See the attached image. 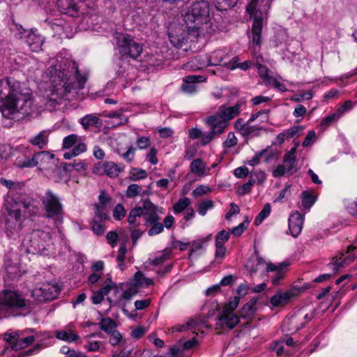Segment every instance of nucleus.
<instances>
[{"instance_id":"obj_1","label":"nucleus","mask_w":357,"mask_h":357,"mask_svg":"<svg viewBox=\"0 0 357 357\" xmlns=\"http://www.w3.org/2000/svg\"><path fill=\"white\" fill-rule=\"evenodd\" d=\"M0 107L2 116L8 119H17V114L29 116L33 111V99L30 89L13 77L0 80Z\"/></svg>"},{"instance_id":"obj_2","label":"nucleus","mask_w":357,"mask_h":357,"mask_svg":"<svg viewBox=\"0 0 357 357\" xmlns=\"http://www.w3.org/2000/svg\"><path fill=\"white\" fill-rule=\"evenodd\" d=\"M88 79L86 74H81L78 65L75 61L68 62V69H63L56 72V75L52 77L54 90L50 100L60 104L61 98H77L82 100L84 93L80 91L84 89Z\"/></svg>"},{"instance_id":"obj_3","label":"nucleus","mask_w":357,"mask_h":357,"mask_svg":"<svg viewBox=\"0 0 357 357\" xmlns=\"http://www.w3.org/2000/svg\"><path fill=\"white\" fill-rule=\"evenodd\" d=\"M243 105L242 102H238L232 107L221 105L215 114L206 118L204 121L210 131L204 136V144H208L222 134L227 128L229 121L240 113Z\"/></svg>"},{"instance_id":"obj_4","label":"nucleus","mask_w":357,"mask_h":357,"mask_svg":"<svg viewBox=\"0 0 357 357\" xmlns=\"http://www.w3.org/2000/svg\"><path fill=\"white\" fill-rule=\"evenodd\" d=\"M22 247L27 253L50 255L53 250L50 232L43 229H33L24 238Z\"/></svg>"},{"instance_id":"obj_5","label":"nucleus","mask_w":357,"mask_h":357,"mask_svg":"<svg viewBox=\"0 0 357 357\" xmlns=\"http://www.w3.org/2000/svg\"><path fill=\"white\" fill-rule=\"evenodd\" d=\"M30 310V301L17 291H0V313L4 316H18L22 312Z\"/></svg>"},{"instance_id":"obj_6","label":"nucleus","mask_w":357,"mask_h":357,"mask_svg":"<svg viewBox=\"0 0 357 357\" xmlns=\"http://www.w3.org/2000/svg\"><path fill=\"white\" fill-rule=\"evenodd\" d=\"M271 0H249L246 11L253 18L252 40L256 46L261 45V33L264 20L267 19L268 10Z\"/></svg>"},{"instance_id":"obj_7","label":"nucleus","mask_w":357,"mask_h":357,"mask_svg":"<svg viewBox=\"0 0 357 357\" xmlns=\"http://www.w3.org/2000/svg\"><path fill=\"white\" fill-rule=\"evenodd\" d=\"M209 3L206 0L193 2L183 15V20L189 31H198L208 21Z\"/></svg>"},{"instance_id":"obj_8","label":"nucleus","mask_w":357,"mask_h":357,"mask_svg":"<svg viewBox=\"0 0 357 357\" xmlns=\"http://www.w3.org/2000/svg\"><path fill=\"white\" fill-rule=\"evenodd\" d=\"M1 223L4 225V231L8 238H15L20 235L22 229L23 216L20 209L14 204L6 203L2 208Z\"/></svg>"},{"instance_id":"obj_9","label":"nucleus","mask_w":357,"mask_h":357,"mask_svg":"<svg viewBox=\"0 0 357 357\" xmlns=\"http://www.w3.org/2000/svg\"><path fill=\"white\" fill-rule=\"evenodd\" d=\"M46 216L54 220L56 223L63 220V209L61 199L52 190H47L41 199Z\"/></svg>"},{"instance_id":"obj_10","label":"nucleus","mask_w":357,"mask_h":357,"mask_svg":"<svg viewBox=\"0 0 357 357\" xmlns=\"http://www.w3.org/2000/svg\"><path fill=\"white\" fill-rule=\"evenodd\" d=\"M116 42L119 53L122 56H126L135 60L142 52V44L135 41L130 35L120 33L116 36Z\"/></svg>"},{"instance_id":"obj_11","label":"nucleus","mask_w":357,"mask_h":357,"mask_svg":"<svg viewBox=\"0 0 357 357\" xmlns=\"http://www.w3.org/2000/svg\"><path fill=\"white\" fill-rule=\"evenodd\" d=\"M32 329L18 331L8 334H5V340L9 344L12 349L17 351L31 344L35 340Z\"/></svg>"},{"instance_id":"obj_12","label":"nucleus","mask_w":357,"mask_h":357,"mask_svg":"<svg viewBox=\"0 0 357 357\" xmlns=\"http://www.w3.org/2000/svg\"><path fill=\"white\" fill-rule=\"evenodd\" d=\"M15 36L23 39L32 52H38L42 50L45 42L44 38L38 33L37 30L24 29L22 26L16 25Z\"/></svg>"},{"instance_id":"obj_13","label":"nucleus","mask_w":357,"mask_h":357,"mask_svg":"<svg viewBox=\"0 0 357 357\" xmlns=\"http://www.w3.org/2000/svg\"><path fill=\"white\" fill-rule=\"evenodd\" d=\"M142 206H139L142 210V215L145 219V225L149 226V224H153L156 221H160L161 218L160 215L165 213L164 208L159 207L150 201L149 198L142 200Z\"/></svg>"},{"instance_id":"obj_14","label":"nucleus","mask_w":357,"mask_h":357,"mask_svg":"<svg viewBox=\"0 0 357 357\" xmlns=\"http://www.w3.org/2000/svg\"><path fill=\"white\" fill-rule=\"evenodd\" d=\"M60 291L57 284L50 282L45 283L38 288L33 291V295L36 296L39 301H51L57 297Z\"/></svg>"},{"instance_id":"obj_15","label":"nucleus","mask_w":357,"mask_h":357,"mask_svg":"<svg viewBox=\"0 0 357 357\" xmlns=\"http://www.w3.org/2000/svg\"><path fill=\"white\" fill-rule=\"evenodd\" d=\"M239 322V317L234 312L223 308L218 314L215 324L217 329L234 328Z\"/></svg>"},{"instance_id":"obj_16","label":"nucleus","mask_w":357,"mask_h":357,"mask_svg":"<svg viewBox=\"0 0 357 357\" xmlns=\"http://www.w3.org/2000/svg\"><path fill=\"white\" fill-rule=\"evenodd\" d=\"M303 215L298 212L293 213L289 218V229L294 237H297L301 232Z\"/></svg>"},{"instance_id":"obj_17","label":"nucleus","mask_w":357,"mask_h":357,"mask_svg":"<svg viewBox=\"0 0 357 357\" xmlns=\"http://www.w3.org/2000/svg\"><path fill=\"white\" fill-rule=\"evenodd\" d=\"M206 78L201 75H188L183 78L181 89L183 92L192 94L196 91V84L202 82Z\"/></svg>"},{"instance_id":"obj_18","label":"nucleus","mask_w":357,"mask_h":357,"mask_svg":"<svg viewBox=\"0 0 357 357\" xmlns=\"http://www.w3.org/2000/svg\"><path fill=\"white\" fill-rule=\"evenodd\" d=\"M208 66V55H198L183 65V68L188 70H199Z\"/></svg>"},{"instance_id":"obj_19","label":"nucleus","mask_w":357,"mask_h":357,"mask_svg":"<svg viewBox=\"0 0 357 357\" xmlns=\"http://www.w3.org/2000/svg\"><path fill=\"white\" fill-rule=\"evenodd\" d=\"M355 248V247L349 245L346 253L347 256L342 254V257H340L339 259H336L334 262L328 264V266H333V270L335 273L337 272L340 268L344 267L345 265L354 260L355 257L353 255L351 254V252H353Z\"/></svg>"},{"instance_id":"obj_20","label":"nucleus","mask_w":357,"mask_h":357,"mask_svg":"<svg viewBox=\"0 0 357 357\" xmlns=\"http://www.w3.org/2000/svg\"><path fill=\"white\" fill-rule=\"evenodd\" d=\"M79 123L85 130L91 128H99L102 125V121L94 114H86L79 119Z\"/></svg>"},{"instance_id":"obj_21","label":"nucleus","mask_w":357,"mask_h":357,"mask_svg":"<svg viewBox=\"0 0 357 357\" xmlns=\"http://www.w3.org/2000/svg\"><path fill=\"white\" fill-rule=\"evenodd\" d=\"M274 155L275 152L268 146L261 151L257 152L251 160L246 162V164L254 167L259 163L262 158H264L266 162H268Z\"/></svg>"},{"instance_id":"obj_22","label":"nucleus","mask_w":357,"mask_h":357,"mask_svg":"<svg viewBox=\"0 0 357 357\" xmlns=\"http://www.w3.org/2000/svg\"><path fill=\"white\" fill-rule=\"evenodd\" d=\"M296 294L291 291L279 292L271 298V303L274 307H279L286 305Z\"/></svg>"},{"instance_id":"obj_23","label":"nucleus","mask_w":357,"mask_h":357,"mask_svg":"<svg viewBox=\"0 0 357 357\" xmlns=\"http://www.w3.org/2000/svg\"><path fill=\"white\" fill-rule=\"evenodd\" d=\"M31 216L36 215L39 211L38 202L31 197L21 199L18 202Z\"/></svg>"},{"instance_id":"obj_24","label":"nucleus","mask_w":357,"mask_h":357,"mask_svg":"<svg viewBox=\"0 0 357 357\" xmlns=\"http://www.w3.org/2000/svg\"><path fill=\"white\" fill-rule=\"evenodd\" d=\"M99 213H96V215L91 222V228L95 234L98 236L103 234L105 232V227L101 224L102 220H107L108 216L106 213L99 211Z\"/></svg>"},{"instance_id":"obj_25","label":"nucleus","mask_w":357,"mask_h":357,"mask_svg":"<svg viewBox=\"0 0 357 357\" xmlns=\"http://www.w3.org/2000/svg\"><path fill=\"white\" fill-rule=\"evenodd\" d=\"M36 166H39L40 169L45 168L53 158L54 154L48 151H40L33 155Z\"/></svg>"},{"instance_id":"obj_26","label":"nucleus","mask_w":357,"mask_h":357,"mask_svg":"<svg viewBox=\"0 0 357 357\" xmlns=\"http://www.w3.org/2000/svg\"><path fill=\"white\" fill-rule=\"evenodd\" d=\"M123 168L124 166L116 165L113 162H105L102 165L105 173L109 177H116Z\"/></svg>"},{"instance_id":"obj_27","label":"nucleus","mask_w":357,"mask_h":357,"mask_svg":"<svg viewBox=\"0 0 357 357\" xmlns=\"http://www.w3.org/2000/svg\"><path fill=\"white\" fill-rule=\"evenodd\" d=\"M256 299H251L241 308L240 316L242 318L251 319L255 312Z\"/></svg>"},{"instance_id":"obj_28","label":"nucleus","mask_w":357,"mask_h":357,"mask_svg":"<svg viewBox=\"0 0 357 357\" xmlns=\"http://www.w3.org/2000/svg\"><path fill=\"white\" fill-rule=\"evenodd\" d=\"M288 40V33L284 29H279L275 32L271 43L273 47H278L286 43Z\"/></svg>"},{"instance_id":"obj_29","label":"nucleus","mask_w":357,"mask_h":357,"mask_svg":"<svg viewBox=\"0 0 357 357\" xmlns=\"http://www.w3.org/2000/svg\"><path fill=\"white\" fill-rule=\"evenodd\" d=\"M30 142L40 149L44 148L48 142L47 131H40L36 136L30 139Z\"/></svg>"},{"instance_id":"obj_30","label":"nucleus","mask_w":357,"mask_h":357,"mask_svg":"<svg viewBox=\"0 0 357 357\" xmlns=\"http://www.w3.org/2000/svg\"><path fill=\"white\" fill-rule=\"evenodd\" d=\"M56 337L70 343L74 342L79 338V335L74 333L70 329L57 331Z\"/></svg>"},{"instance_id":"obj_31","label":"nucleus","mask_w":357,"mask_h":357,"mask_svg":"<svg viewBox=\"0 0 357 357\" xmlns=\"http://www.w3.org/2000/svg\"><path fill=\"white\" fill-rule=\"evenodd\" d=\"M225 56L224 52L220 50L214 51L210 55H208V66L221 65Z\"/></svg>"},{"instance_id":"obj_32","label":"nucleus","mask_w":357,"mask_h":357,"mask_svg":"<svg viewBox=\"0 0 357 357\" xmlns=\"http://www.w3.org/2000/svg\"><path fill=\"white\" fill-rule=\"evenodd\" d=\"M296 150V147L291 148V150L286 153L283 157V165L287 166L291 171L294 169L297 161L295 156Z\"/></svg>"},{"instance_id":"obj_33","label":"nucleus","mask_w":357,"mask_h":357,"mask_svg":"<svg viewBox=\"0 0 357 357\" xmlns=\"http://www.w3.org/2000/svg\"><path fill=\"white\" fill-rule=\"evenodd\" d=\"M99 203L95 205L96 213H99V211L105 213V208L110 202L111 198L107 195L105 191L102 190L98 197Z\"/></svg>"},{"instance_id":"obj_34","label":"nucleus","mask_w":357,"mask_h":357,"mask_svg":"<svg viewBox=\"0 0 357 357\" xmlns=\"http://www.w3.org/2000/svg\"><path fill=\"white\" fill-rule=\"evenodd\" d=\"M240 0H215V8L218 10H227L234 7Z\"/></svg>"},{"instance_id":"obj_35","label":"nucleus","mask_w":357,"mask_h":357,"mask_svg":"<svg viewBox=\"0 0 357 357\" xmlns=\"http://www.w3.org/2000/svg\"><path fill=\"white\" fill-rule=\"evenodd\" d=\"M100 327L106 333H110L115 331L116 327V322L111 318H103L100 323Z\"/></svg>"},{"instance_id":"obj_36","label":"nucleus","mask_w":357,"mask_h":357,"mask_svg":"<svg viewBox=\"0 0 357 357\" xmlns=\"http://www.w3.org/2000/svg\"><path fill=\"white\" fill-rule=\"evenodd\" d=\"M142 210L141 208L139 206H137L134 208H132L129 213L128 218V222L129 223V229H131L132 228L135 227V222H136V218L137 217L142 216Z\"/></svg>"},{"instance_id":"obj_37","label":"nucleus","mask_w":357,"mask_h":357,"mask_svg":"<svg viewBox=\"0 0 357 357\" xmlns=\"http://www.w3.org/2000/svg\"><path fill=\"white\" fill-rule=\"evenodd\" d=\"M271 207L269 204H266L261 212L258 214L255 220V224L256 225H259L263 220L266 218L271 213Z\"/></svg>"},{"instance_id":"obj_38","label":"nucleus","mask_w":357,"mask_h":357,"mask_svg":"<svg viewBox=\"0 0 357 357\" xmlns=\"http://www.w3.org/2000/svg\"><path fill=\"white\" fill-rule=\"evenodd\" d=\"M190 204V200L188 197H183L178 200L174 206V213H179L183 211Z\"/></svg>"},{"instance_id":"obj_39","label":"nucleus","mask_w":357,"mask_h":357,"mask_svg":"<svg viewBox=\"0 0 357 357\" xmlns=\"http://www.w3.org/2000/svg\"><path fill=\"white\" fill-rule=\"evenodd\" d=\"M147 177V173L145 170L139 168H132L130 172L129 178L131 181H138Z\"/></svg>"},{"instance_id":"obj_40","label":"nucleus","mask_w":357,"mask_h":357,"mask_svg":"<svg viewBox=\"0 0 357 357\" xmlns=\"http://www.w3.org/2000/svg\"><path fill=\"white\" fill-rule=\"evenodd\" d=\"M315 202V198L309 192L304 191L301 195V203L304 208H310Z\"/></svg>"},{"instance_id":"obj_41","label":"nucleus","mask_w":357,"mask_h":357,"mask_svg":"<svg viewBox=\"0 0 357 357\" xmlns=\"http://www.w3.org/2000/svg\"><path fill=\"white\" fill-rule=\"evenodd\" d=\"M257 68L258 70V73L261 79L263 80L265 83H270L271 82V77L268 75L269 70L268 68L262 64L257 63Z\"/></svg>"},{"instance_id":"obj_42","label":"nucleus","mask_w":357,"mask_h":357,"mask_svg":"<svg viewBox=\"0 0 357 357\" xmlns=\"http://www.w3.org/2000/svg\"><path fill=\"white\" fill-rule=\"evenodd\" d=\"M205 165L201 159H195L190 164V171L194 174H201L204 172Z\"/></svg>"},{"instance_id":"obj_43","label":"nucleus","mask_w":357,"mask_h":357,"mask_svg":"<svg viewBox=\"0 0 357 357\" xmlns=\"http://www.w3.org/2000/svg\"><path fill=\"white\" fill-rule=\"evenodd\" d=\"M142 192V186L137 184H130L128 186L126 196L128 198H134Z\"/></svg>"},{"instance_id":"obj_44","label":"nucleus","mask_w":357,"mask_h":357,"mask_svg":"<svg viewBox=\"0 0 357 357\" xmlns=\"http://www.w3.org/2000/svg\"><path fill=\"white\" fill-rule=\"evenodd\" d=\"M127 253V248L125 244L122 245L119 250L118 255L116 257V261L118 262V267L121 270H123L124 268V260L126 257V254Z\"/></svg>"},{"instance_id":"obj_45","label":"nucleus","mask_w":357,"mask_h":357,"mask_svg":"<svg viewBox=\"0 0 357 357\" xmlns=\"http://www.w3.org/2000/svg\"><path fill=\"white\" fill-rule=\"evenodd\" d=\"M213 207V202L211 200H204L199 204L197 211L199 215L204 216L206 214L208 210Z\"/></svg>"},{"instance_id":"obj_46","label":"nucleus","mask_w":357,"mask_h":357,"mask_svg":"<svg viewBox=\"0 0 357 357\" xmlns=\"http://www.w3.org/2000/svg\"><path fill=\"white\" fill-rule=\"evenodd\" d=\"M149 225H151V227L148 231V234L150 236L158 235L164 230V226L160 221L149 224Z\"/></svg>"},{"instance_id":"obj_47","label":"nucleus","mask_w":357,"mask_h":357,"mask_svg":"<svg viewBox=\"0 0 357 357\" xmlns=\"http://www.w3.org/2000/svg\"><path fill=\"white\" fill-rule=\"evenodd\" d=\"M169 38L172 44L177 47H181L185 43L186 40L183 36L174 35L172 32L169 33Z\"/></svg>"},{"instance_id":"obj_48","label":"nucleus","mask_w":357,"mask_h":357,"mask_svg":"<svg viewBox=\"0 0 357 357\" xmlns=\"http://www.w3.org/2000/svg\"><path fill=\"white\" fill-rule=\"evenodd\" d=\"M313 95L310 91H303L301 93L295 94L291 98V100L296 102H300L304 100H308L312 98Z\"/></svg>"},{"instance_id":"obj_49","label":"nucleus","mask_w":357,"mask_h":357,"mask_svg":"<svg viewBox=\"0 0 357 357\" xmlns=\"http://www.w3.org/2000/svg\"><path fill=\"white\" fill-rule=\"evenodd\" d=\"M208 133V132L203 133L200 129H198L197 128H191L190 130H189V137L193 139L202 137V144L204 146L207 144H204V137Z\"/></svg>"},{"instance_id":"obj_50","label":"nucleus","mask_w":357,"mask_h":357,"mask_svg":"<svg viewBox=\"0 0 357 357\" xmlns=\"http://www.w3.org/2000/svg\"><path fill=\"white\" fill-rule=\"evenodd\" d=\"M234 64L231 66V68H238L243 70H246L252 65V62L251 61H245L244 62L239 63L238 59L237 57H234L233 59Z\"/></svg>"},{"instance_id":"obj_51","label":"nucleus","mask_w":357,"mask_h":357,"mask_svg":"<svg viewBox=\"0 0 357 357\" xmlns=\"http://www.w3.org/2000/svg\"><path fill=\"white\" fill-rule=\"evenodd\" d=\"M126 209L121 204H117L113 212L114 218L117 220H121L126 215Z\"/></svg>"},{"instance_id":"obj_52","label":"nucleus","mask_w":357,"mask_h":357,"mask_svg":"<svg viewBox=\"0 0 357 357\" xmlns=\"http://www.w3.org/2000/svg\"><path fill=\"white\" fill-rule=\"evenodd\" d=\"M77 136L75 134L69 135L68 136L64 137L63 139V148L64 149H70L77 142Z\"/></svg>"},{"instance_id":"obj_53","label":"nucleus","mask_w":357,"mask_h":357,"mask_svg":"<svg viewBox=\"0 0 357 357\" xmlns=\"http://www.w3.org/2000/svg\"><path fill=\"white\" fill-rule=\"evenodd\" d=\"M229 236L230 234L229 232L225 230H222L216 236L215 245H224V244L229 240Z\"/></svg>"},{"instance_id":"obj_54","label":"nucleus","mask_w":357,"mask_h":357,"mask_svg":"<svg viewBox=\"0 0 357 357\" xmlns=\"http://www.w3.org/2000/svg\"><path fill=\"white\" fill-rule=\"evenodd\" d=\"M237 144V138L233 132H229L227 134L226 140L223 142V146L226 148H231Z\"/></svg>"},{"instance_id":"obj_55","label":"nucleus","mask_w":357,"mask_h":357,"mask_svg":"<svg viewBox=\"0 0 357 357\" xmlns=\"http://www.w3.org/2000/svg\"><path fill=\"white\" fill-rule=\"evenodd\" d=\"M169 252H167L166 250H164L162 253H160L158 257L154 258L151 261V264L153 266H158L162 264L165 260L169 258Z\"/></svg>"},{"instance_id":"obj_56","label":"nucleus","mask_w":357,"mask_h":357,"mask_svg":"<svg viewBox=\"0 0 357 357\" xmlns=\"http://www.w3.org/2000/svg\"><path fill=\"white\" fill-rule=\"evenodd\" d=\"M249 224V221L245 220L238 226L234 227L231 230V234L235 236H239L242 233L247 229Z\"/></svg>"},{"instance_id":"obj_57","label":"nucleus","mask_w":357,"mask_h":357,"mask_svg":"<svg viewBox=\"0 0 357 357\" xmlns=\"http://www.w3.org/2000/svg\"><path fill=\"white\" fill-rule=\"evenodd\" d=\"M135 151V149L133 146H130L125 153H121L119 151H118V153L128 162H130L134 158Z\"/></svg>"},{"instance_id":"obj_58","label":"nucleus","mask_w":357,"mask_h":357,"mask_svg":"<svg viewBox=\"0 0 357 357\" xmlns=\"http://www.w3.org/2000/svg\"><path fill=\"white\" fill-rule=\"evenodd\" d=\"M340 117L337 112L335 113L326 116L321 121V126H328L333 122L337 121Z\"/></svg>"},{"instance_id":"obj_59","label":"nucleus","mask_w":357,"mask_h":357,"mask_svg":"<svg viewBox=\"0 0 357 357\" xmlns=\"http://www.w3.org/2000/svg\"><path fill=\"white\" fill-rule=\"evenodd\" d=\"M291 170L287 168L284 165H280L273 171V176L275 178L280 177L284 175L286 173L290 172Z\"/></svg>"},{"instance_id":"obj_60","label":"nucleus","mask_w":357,"mask_h":357,"mask_svg":"<svg viewBox=\"0 0 357 357\" xmlns=\"http://www.w3.org/2000/svg\"><path fill=\"white\" fill-rule=\"evenodd\" d=\"M197 147L195 145L188 146L185 148L184 158L190 160L195 156L197 153Z\"/></svg>"},{"instance_id":"obj_61","label":"nucleus","mask_w":357,"mask_h":357,"mask_svg":"<svg viewBox=\"0 0 357 357\" xmlns=\"http://www.w3.org/2000/svg\"><path fill=\"white\" fill-rule=\"evenodd\" d=\"M316 133L314 130H311L308 132L307 136L305 137L304 141L303 142V146L307 147L311 146L315 141Z\"/></svg>"},{"instance_id":"obj_62","label":"nucleus","mask_w":357,"mask_h":357,"mask_svg":"<svg viewBox=\"0 0 357 357\" xmlns=\"http://www.w3.org/2000/svg\"><path fill=\"white\" fill-rule=\"evenodd\" d=\"M109 334H111L109 337V343L114 346L117 345L122 339L121 333L115 330Z\"/></svg>"},{"instance_id":"obj_63","label":"nucleus","mask_w":357,"mask_h":357,"mask_svg":"<svg viewBox=\"0 0 357 357\" xmlns=\"http://www.w3.org/2000/svg\"><path fill=\"white\" fill-rule=\"evenodd\" d=\"M354 106V103L352 101L347 100L344 102V103L341 107H340L337 109V112L341 116L345 112H347V111H349L350 109H351Z\"/></svg>"},{"instance_id":"obj_64","label":"nucleus","mask_w":357,"mask_h":357,"mask_svg":"<svg viewBox=\"0 0 357 357\" xmlns=\"http://www.w3.org/2000/svg\"><path fill=\"white\" fill-rule=\"evenodd\" d=\"M248 174H249V170L245 166L238 167V168L235 169L234 171V174L236 177L241 178H245L248 175Z\"/></svg>"}]
</instances>
